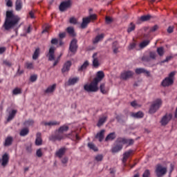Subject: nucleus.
Masks as SVG:
<instances>
[{
	"label": "nucleus",
	"instance_id": "nucleus-1",
	"mask_svg": "<svg viewBox=\"0 0 177 177\" xmlns=\"http://www.w3.org/2000/svg\"><path fill=\"white\" fill-rule=\"evenodd\" d=\"M20 20H21V18L19 15H15L12 10H8L6 12V19L3 27L6 31H9V30L15 28L20 23Z\"/></svg>",
	"mask_w": 177,
	"mask_h": 177
},
{
	"label": "nucleus",
	"instance_id": "nucleus-2",
	"mask_svg": "<svg viewBox=\"0 0 177 177\" xmlns=\"http://www.w3.org/2000/svg\"><path fill=\"white\" fill-rule=\"evenodd\" d=\"M161 106H162V100L160 98L155 100L149 108L150 114H154L155 113H157V111L161 109Z\"/></svg>",
	"mask_w": 177,
	"mask_h": 177
},
{
	"label": "nucleus",
	"instance_id": "nucleus-3",
	"mask_svg": "<svg viewBox=\"0 0 177 177\" xmlns=\"http://www.w3.org/2000/svg\"><path fill=\"white\" fill-rule=\"evenodd\" d=\"M66 138V134L64 133H61L59 130H55L54 132V134H51L48 139L51 142H56L57 140L58 142H60V140H63Z\"/></svg>",
	"mask_w": 177,
	"mask_h": 177
},
{
	"label": "nucleus",
	"instance_id": "nucleus-4",
	"mask_svg": "<svg viewBox=\"0 0 177 177\" xmlns=\"http://www.w3.org/2000/svg\"><path fill=\"white\" fill-rule=\"evenodd\" d=\"M97 19V16L95 14L91 15L88 17H84L82 19V22L80 25L81 28H86L88 27V24L91 23V21H95Z\"/></svg>",
	"mask_w": 177,
	"mask_h": 177
},
{
	"label": "nucleus",
	"instance_id": "nucleus-5",
	"mask_svg": "<svg viewBox=\"0 0 177 177\" xmlns=\"http://www.w3.org/2000/svg\"><path fill=\"white\" fill-rule=\"evenodd\" d=\"M167 172H168L167 167H163L161 164L156 165L155 174L157 177H162L165 175H167Z\"/></svg>",
	"mask_w": 177,
	"mask_h": 177
},
{
	"label": "nucleus",
	"instance_id": "nucleus-6",
	"mask_svg": "<svg viewBox=\"0 0 177 177\" xmlns=\"http://www.w3.org/2000/svg\"><path fill=\"white\" fill-rule=\"evenodd\" d=\"M98 84V82L93 80L90 84L84 85V91H86V92H97L99 91V87H97Z\"/></svg>",
	"mask_w": 177,
	"mask_h": 177
},
{
	"label": "nucleus",
	"instance_id": "nucleus-7",
	"mask_svg": "<svg viewBox=\"0 0 177 177\" xmlns=\"http://www.w3.org/2000/svg\"><path fill=\"white\" fill-rule=\"evenodd\" d=\"M172 117H174L172 113H166L160 120V124L162 127L168 125V124H169V122H171V120H172Z\"/></svg>",
	"mask_w": 177,
	"mask_h": 177
},
{
	"label": "nucleus",
	"instance_id": "nucleus-8",
	"mask_svg": "<svg viewBox=\"0 0 177 177\" xmlns=\"http://www.w3.org/2000/svg\"><path fill=\"white\" fill-rule=\"evenodd\" d=\"M78 40L77 39H73L71 40L69 45V51H71L73 55L77 53V50H78Z\"/></svg>",
	"mask_w": 177,
	"mask_h": 177
},
{
	"label": "nucleus",
	"instance_id": "nucleus-9",
	"mask_svg": "<svg viewBox=\"0 0 177 177\" xmlns=\"http://www.w3.org/2000/svg\"><path fill=\"white\" fill-rule=\"evenodd\" d=\"M118 143H122V145H127V146H132L135 143V140L133 139H128L125 138H117Z\"/></svg>",
	"mask_w": 177,
	"mask_h": 177
},
{
	"label": "nucleus",
	"instance_id": "nucleus-10",
	"mask_svg": "<svg viewBox=\"0 0 177 177\" xmlns=\"http://www.w3.org/2000/svg\"><path fill=\"white\" fill-rule=\"evenodd\" d=\"M115 143V145L111 148L112 153H118V151H121V150H122V147H124L122 142H118L116 140Z\"/></svg>",
	"mask_w": 177,
	"mask_h": 177
},
{
	"label": "nucleus",
	"instance_id": "nucleus-11",
	"mask_svg": "<svg viewBox=\"0 0 177 177\" xmlns=\"http://www.w3.org/2000/svg\"><path fill=\"white\" fill-rule=\"evenodd\" d=\"M55 50H56L55 46H52L50 47L48 53L47 54V57L48 58L49 62L55 60Z\"/></svg>",
	"mask_w": 177,
	"mask_h": 177
},
{
	"label": "nucleus",
	"instance_id": "nucleus-12",
	"mask_svg": "<svg viewBox=\"0 0 177 177\" xmlns=\"http://www.w3.org/2000/svg\"><path fill=\"white\" fill-rule=\"evenodd\" d=\"M122 80H128L133 77V72L132 71H125L121 73Z\"/></svg>",
	"mask_w": 177,
	"mask_h": 177
},
{
	"label": "nucleus",
	"instance_id": "nucleus-13",
	"mask_svg": "<svg viewBox=\"0 0 177 177\" xmlns=\"http://www.w3.org/2000/svg\"><path fill=\"white\" fill-rule=\"evenodd\" d=\"M71 6V2L70 1V0H68L66 1H63L59 5L60 12H64V10H66V9H68V8H70Z\"/></svg>",
	"mask_w": 177,
	"mask_h": 177
},
{
	"label": "nucleus",
	"instance_id": "nucleus-14",
	"mask_svg": "<svg viewBox=\"0 0 177 177\" xmlns=\"http://www.w3.org/2000/svg\"><path fill=\"white\" fill-rule=\"evenodd\" d=\"M174 84V79L169 77H165L161 82L162 86L164 88L167 86H171Z\"/></svg>",
	"mask_w": 177,
	"mask_h": 177
},
{
	"label": "nucleus",
	"instance_id": "nucleus-15",
	"mask_svg": "<svg viewBox=\"0 0 177 177\" xmlns=\"http://www.w3.org/2000/svg\"><path fill=\"white\" fill-rule=\"evenodd\" d=\"M72 65L73 63L71 62V61H67L66 62H65L62 68V73L64 74V73L70 71V68H71Z\"/></svg>",
	"mask_w": 177,
	"mask_h": 177
},
{
	"label": "nucleus",
	"instance_id": "nucleus-16",
	"mask_svg": "<svg viewBox=\"0 0 177 177\" xmlns=\"http://www.w3.org/2000/svg\"><path fill=\"white\" fill-rule=\"evenodd\" d=\"M135 73H136V74H138V75H139V74H145V75L147 77H150V75H151L150 71L146 70L144 68H136Z\"/></svg>",
	"mask_w": 177,
	"mask_h": 177
},
{
	"label": "nucleus",
	"instance_id": "nucleus-17",
	"mask_svg": "<svg viewBox=\"0 0 177 177\" xmlns=\"http://www.w3.org/2000/svg\"><path fill=\"white\" fill-rule=\"evenodd\" d=\"M109 118V116L106 114L104 115H102L98 120V122L97 123V127H102V125H103L104 124V122H106V121H107V119Z\"/></svg>",
	"mask_w": 177,
	"mask_h": 177
},
{
	"label": "nucleus",
	"instance_id": "nucleus-18",
	"mask_svg": "<svg viewBox=\"0 0 177 177\" xmlns=\"http://www.w3.org/2000/svg\"><path fill=\"white\" fill-rule=\"evenodd\" d=\"M66 151H67V149L62 147L55 152V156L58 157V158H62L63 156L66 154Z\"/></svg>",
	"mask_w": 177,
	"mask_h": 177
},
{
	"label": "nucleus",
	"instance_id": "nucleus-19",
	"mask_svg": "<svg viewBox=\"0 0 177 177\" xmlns=\"http://www.w3.org/2000/svg\"><path fill=\"white\" fill-rule=\"evenodd\" d=\"M41 124L45 127H56L57 125H60V122L52 120L50 122H42Z\"/></svg>",
	"mask_w": 177,
	"mask_h": 177
},
{
	"label": "nucleus",
	"instance_id": "nucleus-20",
	"mask_svg": "<svg viewBox=\"0 0 177 177\" xmlns=\"http://www.w3.org/2000/svg\"><path fill=\"white\" fill-rule=\"evenodd\" d=\"M104 78V73L102 71H100L97 73V76L93 79V80L99 84V82H100V81H102Z\"/></svg>",
	"mask_w": 177,
	"mask_h": 177
},
{
	"label": "nucleus",
	"instance_id": "nucleus-21",
	"mask_svg": "<svg viewBox=\"0 0 177 177\" xmlns=\"http://www.w3.org/2000/svg\"><path fill=\"white\" fill-rule=\"evenodd\" d=\"M1 165L2 167H6L7 164H9V153H6L2 156L1 158Z\"/></svg>",
	"mask_w": 177,
	"mask_h": 177
},
{
	"label": "nucleus",
	"instance_id": "nucleus-22",
	"mask_svg": "<svg viewBox=\"0 0 177 177\" xmlns=\"http://www.w3.org/2000/svg\"><path fill=\"white\" fill-rule=\"evenodd\" d=\"M80 81V77H70L68 80L67 85L68 86L71 85H75Z\"/></svg>",
	"mask_w": 177,
	"mask_h": 177
},
{
	"label": "nucleus",
	"instance_id": "nucleus-23",
	"mask_svg": "<svg viewBox=\"0 0 177 177\" xmlns=\"http://www.w3.org/2000/svg\"><path fill=\"white\" fill-rule=\"evenodd\" d=\"M133 153V150L132 149H129V151H126L124 154H123V162H127V160H128V158H129V157L131 156V155Z\"/></svg>",
	"mask_w": 177,
	"mask_h": 177
},
{
	"label": "nucleus",
	"instance_id": "nucleus-24",
	"mask_svg": "<svg viewBox=\"0 0 177 177\" xmlns=\"http://www.w3.org/2000/svg\"><path fill=\"white\" fill-rule=\"evenodd\" d=\"M12 143H13V137L8 136L4 142V146L8 147L9 146H12Z\"/></svg>",
	"mask_w": 177,
	"mask_h": 177
},
{
	"label": "nucleus",
	"instance_id": "nucleus-25",
	"mask_svg": "<svg viewBox=\"0 0 177 177\" xmlns=\"http://www.w3.org/2000/svg\"><path fill=\"white\" fill-rule=\"evenodd\" d=\"M35 145L36 146H41V145H42V138L41 133H37L36 134Z\"/></svg>",
	"mask_w": 177,
	"mask_h": 177
},
{
	"label": "nucleus",
	"instance_id": "nucleus-26",
	"mask_svg": "<svg viewBox=\"0 0 177 177\" xmlns=\"http://www.w3.org/2000/svg\"><path fill=\"white\" fill-rule=\"evenodd\" d=\"M117 138L115 132L110 133L105 138V142H109V140L113 141Z\"/></svg>",
	"mask_w": 177,
	"mask_h": 177
},
{
	"label": "nucleus",
	"instance_id": "nucleus-27",
	"mask_svg": "<svg viewBox=\"0 0 177 177\" xmlns=\"http://www.w3.org/2000/svg\"><path fill=\"white\" fill-rule=\"evenodd\" d=\"M100 92L103 93V95H106V93H109V87H106L104 83H102L100 84Z\"/></svg>",
	"mask_w": 177,
	"mask_h": 177
},
{
	"label": "nucleus",
	"instance_id": "nucleus-28",
	"mask_svg": "<svg viewBox=\"0 0 177 177\" xmlns=\"http://www.w3.org/2000/svg\"><path fill=\"white\" fill-rule=\"evenodd\" d=\"M17 113V110L13 109L11 112L9 113V115L7 118V122L12 121L15 118L16 113Z\"/></svg>",
	"mask_w": 177,
	"mask_h": 177
},
{
	"label": "nucleus",
	"instance_id": "nucleus-29",
	"mask_svg": "<svg viewBox=\"0 0 177 177\" xmlns=\"http://www.w3.org/2000/svg\"><path fill=\"white\" fill-rule=\"evenodd\" d=\"M56 89V84H54L50 86H48L46 90L45 93H53Z\"/></svg>",
	"mask_w": 177,
	"mask_h": 177
},
{
	"label": "nucleus",
	"instance_id": "nucleus-30",
	"mask_svg": "<svg viewBox=\"0 0 177 177\" xmlns=\"http://www.w3.org/2000/svg\"><path fill=\"white\" fill-rule=\"evenodd\" d=\"M104 130H101L100 132L97 133L95 136L96 139H99L100 142H102L104 139Z\"/></svg>",
	"mask_w": 177,
	"mask_h": 177
},
{
	"label": "nucleus",
	"instance_id": "nucleus-31",
	"mask_svg": "<svg viewBox=\"0 0 177 177\" xmlns=\"http://www.w3.org/2000/svg\"><path fill=\"white\" fill-rule=\"evenodd\" d=\"M23 8V2H21V0H17L15 2V10H21Z\"/></svg>",
	"mask_w": 177,
	"mask_h": 177
},
{
	"label": "nucleus",
	"instance_id": "nucleus-32",
	"mask_svg": "<svg viewBox=\"0 0 177 177\" xmlns=\"http://www.w3.org/2000/svg\"><path fill=\"white\" fill-rule=\"evenodd\" d=\"M40 53H41V50L39 49V48H36L32 55V59L37 60V59L39 57Z\"/></svg>",
	"mask_w": 177,
	"mask_h": 177
},
{
	"label": "nucleus",
	"instance_id": "nucleus-33",
	"mask_svg": "<svg viewBox=\"0 0 177 177\" xmlns=\"http://www.w3.org/2000/svg\"><path fill=\"white\" fill-rule=\"evenodd\" d=\"M70 129V127L67 124H64L61 126L58 130L61 133H64V132H67Z\"/></svg>",
	"mask_w": 177,
	"mask_h": 177
},
{
	"label": "nucleus",
	"instance_id": "nucleus-34",
	"mask_svg": "<svg viewBox=\"0 0 177 177\" xmlns=\"http://www.w3.org/2000/svg\"><path fill=\"white\" fill-rule=\"evenodd\" d=\"M88 66H89V62L85 61L84 64L79 67L78 71H84V70H86Z\"/></svg>",
	"mask_w": 177,
	"mask_h": 177
},
{
	"label": "nucleus",
	"instance_id": "nucleus-35",
	"mask_svg": "<svg viewBox=\"0 0 177 177\" xmlns=\"http://www.w3.org/2000/svg\"><path fill=\"white\" fill-rule=\"evenodd\" d=\"M150 44V40L147 39V40H144L143 41H142L139 46L140 48V49H145V48H146V46H147L148 45Z\"/></svg>",
	"mask_w": 177,
	"mask_h": 177
},
{
	"label": "nucleus",
	"instance_id": "nucleus-36",
	"mask_svg": "<svg viewBox=\"0 0 177 177\" xmlns=\"http://www.w3.org/2000/svg\"><path fill=\"white\" fill-rule=\"evenodd\" d=\"M144 115H145L142 111L131 113V116L133 117L134 118H143Z\"/></svg>",
	"mask_w": 177,
	"mask_h": 177
},
{
	"label": "nucleus",
	"instance_id": "nucleus-37",
	"mask_svg": "<svg viewBox=\"0 0 177 177\" xmlns=\"http://www.w3.org/2000/svg\"><path fill=\"white\" fill-rule=\"evenodd\" d=\"M103 38H104V35L103 34L97 35L95 38L93 39V44H97V42H99L100 41H102Z\"/></svg>",
	"mask_w": 177,
	"mask_h": 177
},
{
	"label": "nucleus",
	"instance_id": "nucleus-38",
	"mask_svg": "<svg viewBox=\"0 0 177 177\" xmlns=\"http://www.w3.org/2000/svg\"><path fill=\"white\" fill-rule=\"evenodd\" d=\"M96 56H97V53H94L93 55V67H99V60H97V58H95V57H96Z\"/></svg>",
	"mask_w": 177,
	"mask_h": 177
},
{
	"label": "nucleus",
	"instance_id": "nucleus-39",
	"mask_svg": "<svg viewBox=\"0 0 177 177\" xmlns=\"http://www.w3.org/2000/svg\"><path fill=\"white\" fill-rule=\"evenodd\" d=\"M30 133L28 128L22 129L19 133L20 136H27V134Z\"/></svg>",
	"mask_w": 177,
	"mask_h": 177
},
{
	"label": "nucleus",
	"instance_id": "nucleus-40",
	"mask_svg": "<svg viewBox=\"0 0 177 177\" xmlns=\"http://www.w3.org/2000/svg\"><path fill=\"white\" fill-rule=\"evenodd\" d=\"M151 19V15H142L140 18V21H149Z\"/></svg>",
	"mask_w": 177,
	"mask_h": 177
},
{
	"label": "nucleus",
	"instance_id": "nucleus-41",
	"mask_svg": "<svg viewBox=\"0 0 177 177\" xmlns=\"http://www.w3.org/2000/svg\"><path fill=\"white\" fill-rule=\"evenodd\" d=\"M24 125L25 127H32V125H34V120L32 119H28L24 122Z\"/></svg>",
	"mask_w": 177,
	"mask_h": 177
},
{
	"label": "nucleus",
	"instance_id": "nucleus-42",
	"mask_svg": "<svg viewBox=\"0 0 177 177\" xmlns=\"http://www.w3.org/2000/svg\"><path fill=\"white\" fill-rule=\"evenodd\" d=\"M66 31L69 35H71L72 37H75V32H74V28L68 27Z\"/></svg>",
	"mask_w": 177,
	"mask_h": 177
},
{
	"label": "nucleus",
	"instance_id": "nucleus-43",
	"mask_svg": "<svg viewBox=\"0 0 177 177\" xmlns=\"http://www.w3.org/2000/svg\"><path fill=\"white\" fill-rule=\"evenodd\" d=\"M158 55L160 57L164 56V47H158L156 50Z\"/></svg>",
	"mask_w": 177,
	"mask_h": 177
},
{
	"label": "nucleus",
	"instance_id": "nucleus-44",
	"mask_svg": "<svg viewBox=\"0 0 177 177\" xmlns=\"http://www.w3.org/2000/svg\"><path fill=\"white\" fill-rule=\"evenodd\" d=\"M88 147H89L91 149V150H93V151H97V150H98L96 145H95V144H93L92 142H89L88 144Z\"/></svg>",
	"mask_w": 177,
	"mask_h": 177
},
{
	"label": "nucleus",
	"instance_id": "nucleus-45",
	"mask_svg": "<svg viewBox=\"0 0 177 177\" xmlns=\"http://www.w3.org/2000/svg\"><path fill=\"white\" fill-rule=\"evenodd\" d=\"M12 95H21V88H15L12 90Z\"/></svg>",
	"mask_w": 177,
	"mask_h": 177
},
{
	"label": "nucleus",
	"instance_id": "nucleus-46",
	"mask_svg": "<svg viewBox=\"0 0 177 177\" xmlns=\"http://www.w3.org/2000/svg\"><path fill=\"white\" fill-rule=\"evenodd\" d=\"M157 57V53L154 51L149 52V59H152V60H156Z\"/></svg>",
	"mask_w": 177,
	"mask_h": 177
},
{
	"label": "nucleus",
	"instance_id": "nucleus-47",
	"mask_svg": "<svg viewBox=\"0 0 177 177\" xmlns=\"http://www.w3.org/2000/svg\"><path fill=\"white\" fill-rule=\"evenodd\" d=\"M135 24L131 22L127 29V32H132L135 30Z\"/></svg>",
	"mask_w": 177,
	"mask_h": 177
},
{
	"label": "nucleus",
	"instance_id": "nucleus-48",
	"mask_svg": "<svg viewBox=\"0 0 177 177\" xmlns=\"http://www.w3.org/2000/svg\"><path fill=\"white\" fill-rule=\"evenodd\" d=\"M26 67L28 68V70H32V68H34V64L32 62H26Z\"/></svg>",
	"mask_w": 177,
	"mask_h": 177
},
{
	"label": "nucleus",
	"instance_id": "nucleus-49",
	"mask_svg": "<svg viewBox=\"0 0 177 177\" xmlns=\"http://www.w3.org/2000/svg\"><path fill=\"white\" fill-rule=\"evenodd\" d=\"M103 156L102 154H98L95 157V161H97V162H100V161H103Z\"/></svg>",
	"mask_w": 177,
	"mask_h": 177
},
{
	"label": "nucleus",
	"instance_id": "nucleus-50",
	"mask_svg": "<svg viewBox=\"0 0 177 177\" xmlns=\"http://www.w3.org/2000/svg\"><path fill=\"white\" fill-rule=\"evenodd\" d=\"M142 177H150V170L146 169L142 174Z\"/></svg>",
	"mask_w": 177,
	"mask_h": 177
},
{
	"label": "nucleus",
	"instance_id": "nucleus-51",
	"mask_svg": "<svg viewBox=\"0 0 177 177\" xmlns=\"http://www.w3.org/2000/svg\"><path fill=\"white\" fill-rule=\"evenodd\" d=\"M136 48V43H131L128 46L129 50H132V49H135Z\"/></svg>",
	"mask_w": 177,
	"mask_h": 177
},
{
	"label": "nucleus",
	"instance_id": "nucleus-52",
	"mask_svg": "<svg viewBox=\"0 0 177 177\" xmlns=\"http://www.w3.org/2000/svg\"><path fill=\"white\" fill-rule=\"evenodd\" d=\"M123 116L121 115H118L115 117V119L117 120L118 122H124V120H122Z\"/></svg>",
	"mask_w": 177,
	"mask_h": 177
},
{
	"label": "nucleus",
	"instance_id": "nucleus-53",
	"mask_svg": "<svg viewBox=\"0 0 177 177\" xmlns=\"http://www.w3.org/2000/svg\"><path fill=\"white\" fill-rule=\"evenodd\" d=\"M6 6L8 8H12L13 6V2L12 0H6Z\"/></svg>",
	"mask_w": 177,
	"mask_h": 177
},
{
	"label": "nucleus",
	"instance_id": "nucleus-54",
	"mask_svg": "<svg viewBox=\"0 0 177 177\" xmlns=\"http://www.w3.org/2000/svg\"><path fill=\"white\" fill-rule=\"evenodd\" d=\"M117 48H120V46L118 45V42L114 41L112 44V49H117Z\"/></svg>",
	"mask_w": 177,
	"mask_h": 177
},
{
	"label": "nucleus",
	"instance_id": "nucleus-55",
	"mask_svg": "<svg viewBox=\"0 0 177 177\" xmlns=\"http://www.w3.org/2000/svg\"><path fill=\"white\" fill-rule=\"evenodd\" d=\"M158 28V26L157 25H155L150 28L149 31L150 32H154L157 31Z\"/></svg>",
	"mask_w": 177,
	"mask_h": 177
},
{
	"label": "nucleus",
	"instance_id": "nucleus-56",
	"mask_svg": "<svg viewBox=\"0 0 177 177\" xmlns=\"http://www.w3.org/2000/svg\"><path fill=\"white\" fill-rule=\"evenodd\" d=\"M69 23H71V24H77V19L75 17L70 18Z\"/></svg>",
	"mask_w": 177,
	"mask_h": 177
},
{
	"label": "nucleus",
	"instance_id": "nucleus-57",
	"mask_svg": "<svg viewBox=\"0 0 177 177\" xmlns=\"http://www.w3.org/2000/svg\"><path fill=\"white\" fill-rule=\"evenodd\" d=\"M52 45H57L59 44V39L54 38L51 40Z\"/></svg>",
	"mask_w": 177,
	"mask_h": 177
},
{
	"label": "nucleus",
	"instance_id": "nucleus-58",
	"mask_svg": "<svg viewBox=\"0 0 177 177\" xmlns=\"http://www.w3.org/2000/svg\"><path fill=\"white\" fill-rule=\"evenodd\" d=\"M105 20L107 24H110V23L113 22V19H111L110 17H106Z\"/></svg>",
	"mask_w": 177,
	"mask_h": 177
},
{
	"label": "nucleus",
	"instance_id": "nucleus-59",
	"mask_svg": "<svg viewBox=\"0 0 177 177\" xmlns=\"http://www.w3.org/2000/svg\"><path fill=\"white\" fill-rule=\"evenodd\" d=\"M36 155H37L39 158L42 157V150H41V149H37V152H36Z\"/></svg>",
	"mask_w": 177,
	"mask_h": 177
},
{
	"label": "nucleus",
	"instance_id": "nucleus-60",
	"mask_svg": "<svg viewBox=\"0 0 177 177\" xmlns=\"http://www.w3.org/2000/svg\"><path fill=\"white\" fill-rule=\"evenodd\" d=\"M176 73V72H171L169 74V77H167V78H170V80H174V77H175V74Z\"/></svg>",
	"mask_w": 177,
	"mask_h": 177
},
{
	"label": "nucleus",
	"instance_id": "nucleus-61",
	"mask_svg": "<svg viewBox=\"0 0 177 177\" xmlns=\"http://www.w3.org/2000/svg\"><path fill=\"white\" fill-rule=\"evenodd\" d=\"M172 57H173L172 56H167L165 59H164L163 61L161 62V63H167V62H169V60H171V59H172Z\"/></svg>",
	"mask_w": 177,
	"mask_h": 177
},
{
	"label": "nucleus",
	"instance_id": "nucleus-62",
	"mask_svg": "<svg viewBox=\"0 0 177 177\" xmlns=\"http://www.w3.org/2000/svg\"><path fill=\"white\" fill-rule=\"evenodd\" d=\"M142 62H150V57L149 56H143L142 57Z\"/></svg>",
	"mask_w": 177,
	"mask_h": 177
},
{
	"label": "nucleus",
	"instance_id": "nucleus-63",
	"mask_svg": "<svg viewBox=\"0 0 177 177\" xmlns=\"http://www.w3.org/2000/svg\"><path fill=\"white\" fill-rule=\"evenodd\" d=\"M37 75H34L30 76V80L31 82H35V81H37Z\"/></svg>",
	"mask_w": 177,
	"mask_h": 177
},
{
	"label": "nucleus",
	"instance_id": "nucleus-64",
	"mask_svg": "<svg viewBox=\"0 0 177 177\" xmlns=\"http://www.w3.org/2000/svg\"><path fill=\"white\" fill-rule=\"evenodd\" d=\"M6 52V47H0V55H3Z\"/></svg>",
	"mask_w": 177,
	"mask_h": 177
}]
</instances>
